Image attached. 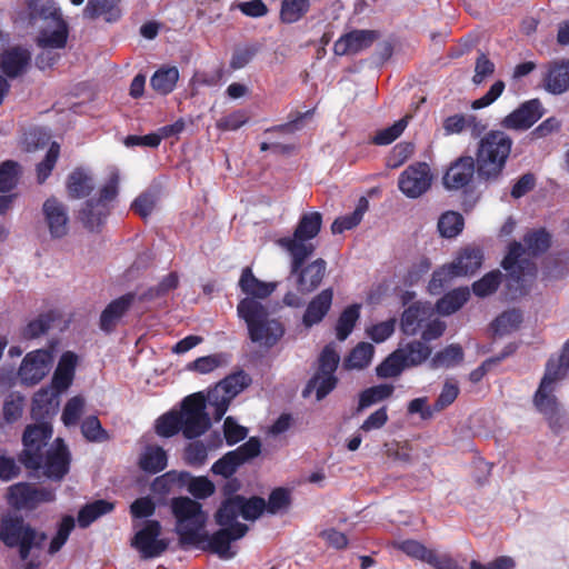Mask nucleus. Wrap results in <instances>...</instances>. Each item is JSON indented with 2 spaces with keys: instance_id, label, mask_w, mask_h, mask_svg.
Masks as SVG:
<instances>
[{
  "instance_id": "nucleus-34",
  "label": "nucleus",
  "mask_w": 569,
  "mask_h": 569,
  "mask_svg": "<svg viewBox=\"0 0 569 569\" xmlns=\"http://www.w3.org/2000/svg\"><path fill=\"white\" fill-rule=\"evenodd\" d=\"M429 316L428 309L420 302H415L405 309L401 316V330L405 335L413 336L422 327Z\"/></svg>"
},
{
  "instance_id": "nucleus-64",
  "label": "nucleus",
  "mask_w": 569,
  "mask_h": 569,
  "mask_svg": "<svg viewBox=\"0 0 569 569\" xmlns=\"http://www.w3.org/2000/svg\"><path fill=\"white\" fill-rule=\"evenodd\" d=\"M415 152V144L409 141L397 143L387 158V166L391 169L402 166Z\"/></svg>"
},
{
  "instance_id": "nucleus-22",
  "label": "nucleus",
  "mask_w": 569,
  "mask_h": 569,
  "mask_svg": "<svg viewBox=\"0 0 569 569\" xmlns=\"http://www.w3.org/2000/svg\"><path fill=\"white\" fill-rule=\"evenodd\" d=\"M477 174V163L471 156L457 158L447 169L442 183L448 190H462L469 187Z\"/></svg>"
},
{
  "instance_id": "nucleus-59",
  "label": "nucleus",
  "mask_w": 569,
  "mask_h": 569,
  "mask_svg": "<svg viewBox=\"0 0 569 569\" xmlns=\"http://www.w3.org/2000/svg\"><path fill=\"white\" fill-rule=\"evenodd\" d=\"M228 362V355L213 353L204 357L197 358L188 365V369L199 373H210L217 368Z\"/></svg>"
},
{
  "instance_id": "nucleus-2",
  "label": "nucleus",
  "mask_w": 569,
  "mask_h": 569,
  "mask_svg": "<svg viewBox=\"0 0 569 569\" xmlns=\"http://www.w3.org/2000/svg\"><path fill=\"white\" fill-rule=\"evenodd\" d=\"M27 12L19 13L16 21L26 28L34 27L39 20L44 22L36 38L41 49H63L69 37L68 23L62 18L60 9L52 0H26Z\"/></svg>"
},
{
  "instance_id": "nucleus-42",
  "label": "nucleus",
  "mask_w": 569,
  "mask_h": 569,
  "mask_svg": "<svg viewBox=\"0 0 569 569\" xmlns=\"http://www.w3.org/2000/svg\"><path fill=\"white\" fill-rule=\"evenodd\" d=\"M463 360V350L460 345L452 343L436 352L430 360L431 369L452 368Z\"/></svg>"
},
{
  "instance_id": "nucleus-13",
  "label": "nucleus",
  "mask_w": 569,
  "mask_h": 569,
  "mask_svg": "<svg viewBox=\"0 0 569 569\" xmlns=\"http://www.w3.org/2000/svg\"><path fill=\"white\" fill-rule=\"evenodd\" d=\"M290 276L296 277V287L299 293L309 295L318 289L327 272V262L322 258H318L312 262L306 264L309 257H303L301 261L296 264L297 256L290 253Z\"/></svg>"
},
{
  "instance_id": "nucleus-47",
  "label": "nucleus",
  "mask_w": 569,
  "mask_h": 569,
  "mask_svg": "<svg viewBox=\"0 0 569 569\" xmlns=\"http://www.w3.org/2000/svg\"><path fill=\"white\" fill-rule=\"evenodd\" d=\"M402 350L405 362L409 367H417L431 356V348L423 340H413L399 348Z\"/></svg>"
},
{
  "instance_id": "nucleus-36",
  "label": "nucleus",
  "mask_w": 569,
  "mask_h": 569,
  "mask_svg": "<svg viewBox=\"0 0 569 569\" xmlns=\"http://www.w3.org/2000/svg\"><path fill=\"white\" fill-rule=\"evenodd\" d=\"M179 80V70L177 67H161L150 79L151 88L161 96L171 93Z\"/></svg>"
},
{
  "instance_id": "nucleus-14",
  "label": "nucleus",
  "mask_w": 569,
  "mask_h": 569,
  "mask_svg": "<svg viewBox=\"0 0 569 569\" xmlns=\"http://www.w3.org/2000/svg\"><path fill=\"white\" fill-rule=\"evenodd\" d=\"M248 529V526L241 522L222 527L211 536L207 533V538L198 547L218 555L221 559H231L236 556V551L231 549V542L244 537Z\"/></svg>"
},
{
  "instance_id": "nucleus-6",
  "label": "nucleus",
  "mask_w": 569,
  "mask_h": 569,
  "mask_svg": "<svg viewBox=\"0 0 569 569\" xmlns=\"http://www.w3.org/2000/svg\"><path fill=\"white\" fill-rule=\"evenodd\" d=\"M46 539V532L38 531L21 516L4 515L0 518V541L7 548H18L22 561L30 557L32 549L42 548Z\"/></svg>"
},
{
  "instance_id": "nucleus-41",
  "label": "nucleus",
  "mask_w": 569,
  "mask_h": 569,
  "mask_svg": "<svg viewBox=\"0 0 569 569\" xmlns=\"http://www.w3.org/2000/svg\"><path fill=\"white\" fill-rule=\"evenodd\" d=\"M360 303H352L342 310L336 323V337L339 341H345L350 336L360 318Z\"/></svg>"
},
{
  "instance_id": "nucleus-38",
  "label": "nucleus",
  "mask_w": 569,
  "mask_h": 569,
  "mask_svg": "<svg viewBox=\"0 0 569 569\" xmlns=\"http://www.w3.org/2000/svg\"><path fill=\"white\" fill-rule=\"evenodd\" d=\"M67 190L72 199L84 198L93 190L92 178L83 169L77 168L68 176Z\"/></svg>"
},
{
  "instance_id": "nucleus-55",
  "label": "nucleus",
  "mask_w": 569,
  "mask_h": 569,
  "mask_svg": "<svg viewBox=\"0 0 569 569\" xmlns=\"http://www.w3.org/2000/svg\"><path fill=\"white\" fill-rule=\"evenodd\" d=\"M338 383V378L335 375L315 373L308 381L305 393L316 389L317 400L325 399Z\"/></svg>"
},
{
  "instance_id": "nucleus-58",
  "label": "nucleus",
  "mask_w": 569,
  "mask_h": 569,
  "mask_svg": "<svg viewBox=\"0 0 569 569\" xmlns=\"http://www.w3.org/2000/svg\"><path fill=\"white\" fill-rule=\"evenodd\" d=\"M182 432L181 419L178 411H169L157 419L156 432L160 437L170 438Z\"/></svg>"
},
{
  "instance_id": "nucleus-10",
  "label": "nucleus",
  "mask_w": 569,
  "mask_h": 569,
  "mask_svg": "<svg viewBox=\"0 0 569 569\" xmlns=\"http://www.w3.org/2000/svg\"><path fill=\"white\" fill-rule=\"evenodd\" d=\"M50 421H38L26 428L22 436L23 449L18 455L19 462L28 470H36L40 466L41 452L52 437Z\"/></svg>"
},
{
  "instance_id": "nucleus-44",
  "label": "nucleus",
  "mask_w": 569,
  "mask_h": 569,
  "mask_svg": "<svg viewBox=\"0 0 569 569\" xmlns=\"http://www.w3.org/2000/svg\"><path fill=\"white\" fill-rule=\"evenodd\" d=\"M569 371V340H567L561 349L559 355H552L547 363L545 375L553 379L560 380L563 379Z\"/></svg>"
},
{
  "instance_id": "nucleus-35",
  "label": "nucleus",
  "mask_w": 569,
  "mask_h": 569,
  "mask_svg": "<svg viewBox=\"0 0 569 569\" xmlns=\"http://www.w3.org/2000/svg\"><path fill=\"white\" fill-rule=\"evenodd\" d=\"M470 298L468 287H459L442 296L436 303V309L441 316H450L458 311Z\"/></svg>"
},
{
  "instance_id": "nucleus-26",
  "label": "nucleus",
  "mask_w": 569,
  "mask_h": 569,
  "mask_svg": "<svg viewBox=\"0 0 569 569\" xmlns=\"http://www.w3.org/2000/svg\"><path fill=\"white\" fill-rule=\"evenodd\" d=\"M333 300V289L326 288L316 295L307 305L302 316V325L311 328L320 323L331 309Z\"/></svg>"
},
{
  "instance_id": "nucleus-30",
  "label": "nucleus",
  "mask_w": 569,
  "mask_h": 569,
  "mask_svg": "<svg viewBox=\"0 0 569 569\" xmlns=\"http://www.w3.org/2000/svg\"><path fill=\"white\" fill-rule=\"evenodd\" d=\"M31 61L30 52L21 47H14L1 54L0 68L9 78H16L26 72Z\"/></svg>"
},
{
  "instance_id": "nucleus-9",
  "label": "nucleus",
  "mask_w": 569,
  "mask_h": 569,
  "mask_svg": "<svg viewBox=\"0 0 569 569\" xmlns=\"http://www.w3.org/2000/svg\"><path fill=\"white\" fill-rule=\"evenodd\" d=\"M206 409L207 399L203 392H194L182 400L179 416L184 438L196 439L209 430L211 420Z\"/></svg>"
},
{
  "instance_id": "nucleus-39",
  "label": "nucleus",
  "mask_w": 569,
  "mask_h": 569,
  "mask_svg": "<svg viewBox=\"0 0 569 569\" xmlns=\"http://www.w3.org/2000/svg\"><path fill=\"white\" fill-rule=\"evenodd\" d=\"M113 509L114 503L104 499L89 502L79 510L78 523L81 528H87L98 518L111 512Z\"/></svg>"
},
{
  "instance_id": "nucleus-56",
  "label": "nucleus",
  "mask_w": 569,
  "mask_h": 569,
  "mask_svg": "<svg viewBox=\"0 0 569 569\" xmlns=\"http://www.w3.org/2000/svg\"><path fill=\"white\" fill-rule=\"evenodd\" d=\"M409 116H406L392 126L378 130L371 139V143L376 146H388L396 141L408 126Z\"/></svg>"
},
{
  "instance_id": "nucleus-20",
  "label": "nucleus",
  "mask_w": 569,
  "mask_h": 569,
  "mask_svg": "<svg viewBox=\"0 0 569 569\" xmlns=\"http://www.w3.org/2000/svg\"><path fill=\"white\" fill-rule=\"evenodd\" d=\"M395 547L407 556L421 560L435 569H462L450 555L438 553L417 540L407 539L398 541L395 542Z\"/></svg>"
},
{
  "instance_id": "nucleus-40",
  "label": "nucleus",
  "mask_w": 569,
  "mask_h": 569,
  "mask_svg": "<svg viewBox=\"0 0 569 569\" xmlns=\"http://www.w3.org/2000/svg\"><path fill=\"white\" fill-rule=\"evenodd\" d=\"M369 202L365 197H361L358 201L356 209L346 216L338 217L331 224V231L333 234L342 233L347 230H351L357 227L362 218L365 212L368 210Z\"/></svg>"
},
{
  "instance_id": "nucleus-46",
  "label": "nucleus",
  "mask_w": 569,
  "mask_h": 569,
  "mask_svg": "<svg viewBox=\"0 0 569 569\" xmlns=\"http://www.w3.org/2000/svg\"><path fill=\"white\" fill-rule=\"evenodd\" d=\"M373 353L371 343L359 342L345 359L343 366L346 369H365L370 365Z\"/></svg>"
},
{
  "instance_id": "nucleus-49",
  "label": "nucleus",
  "mask_w": 569,
  "mask_h": 569,
  "mask_svg": "<svg viewBox=\"0 0 569 569\" xmlns=\"http://www.w3.org/2000/svg\"><path fill=\"white\" fill-rule=\"evenodd\" d=\"M22 174V168L14 160H6L0 163V192L6 193L13 190Z\"/></svg>"
},
{
  "instance_id": "nucleus-50",
  "label": "nucleus",
  "mask_w": 569,
  "mask_h": 569,
  "mask_svg": "<svg viewBox=\"0 0 569 569\" xmlns=\"http://www.w3.org/2000/svg\"><path fill=\"white\" fill-rule=\"evenodd\" d=\"M408 368L402 357V350H395L377 368L376 373L379 378H395Z\"/></svg>"
},
{
  "instance_id": "nucleus-27",
  "label": "nucleus",
  "mask_w": 569,
  "mask_h": 569,
  "mask_svg": "<svg viewBox=\"0 0 569 569\" xmlns=\"http://www.w3.org/2000/svg\"><path fill=\"white\" fill-rule=\"evenodd\" d=\"M111 212L109 204H101L94 199H88L79 210L78 219L90 232H100Z\"/></svg>"
},
{
  "instance_id": "nucleus-51",
  "label": "nucleus",
  "mask_w": 569,
  "mask_h": 569,
  "mask_svg": "<svg viewBox=\"0 0 569 569\" xmlns=\"http://www.w3.org/2000/svg\"><path fill=\"white\" fill-rule=\"evenodd\" d=\"M522 319V312L520 310L510 309L498 316L493 320L491 327L495 333L503 336L517 330L520 327Z\"/></svg>"
},
{
  "instance_id": "nucleus-19",
  "label": "nucleus",
  "mask_w": 569,
  "mask_h": 569,
  "mask_svg": "<svg viewBox=\"0 0 569 569\" xmlns=\"http://www.w3.org/2000/svg\"><path fill=\"white\" fill-rule=\"evenodd\" d=\"M53 358L49 350L38 349L28 352L18 370L21 382L26 386L39 383L50 371Z\"/></svg>"
},
{
  "instance_id": "nucleus-33",
  "label": "nucleus",
  "mask_w": 569,
  "mask_h": 569,
  "mask_svg": "<svg viewBox=\"0 0 569 569\" xmlns=\"http://www.w3.org/2000/svg\"><path fill=\"white\" fill-rule=\"evenodd\" d=\"M168 463V456L160 446L149 445L141 452L138 461L139 468L147 473H158L162 471Z\"/></svg>"
},
{
  "instance_id": "nucleus-28",
  "label": "nucleus",
  "mask_w": 569,
  "mask_h": 569,
  "mask_svg": "<svg viewBox=\"0 0 569 569\" xmlns=\"http://www.w3.org/2000/svg\"><path fill=\"white\" fill-rule=\"evenodd\" d=\"M58 407V393L48 388H41L32 398L31 417L36 421H49L57 413Z\"/></svg>"
},
{
  "instance_id": "nucleus-23",
  "label": "nucleus",
  "mask_w": 569,
  "mask_h": 569,
  "mask_svg": "<svg viewBox=\"0 0 569 569\" xmlns=\"http://www.w3.org/2000/svg\"><path fill=\"white\" fill-rule=\"evenodd\" d=\"M42 214L51 239H62L69 233L68 208L56 197H50L43 202Z\"/></svg>"
},
{
  "instance_id": "nucleus-53",
  "label": "nucleus",
  "mask_w": 569,
  "mask_h": 569,
  "mask_svg": "<svg viewBox=\"0 0 569 569\" xmlns=\"http://www.w3.org/2000/svg\"><path fill=\"white\" fill-rule=\"evenodd\" d=\"M60 156V144L56 141L50 143V147L43 158L36 167L37 182L42 184L51 176L57 161Z\"/></svg>"
},
{
  "instance_id": "nucleus-8",
  "label": "nucleus",
  "mask_w": 569,
  "mask_h": 569,
  "mask_svg": "<svg viewBox=\"0 0 569 569\" xmlns=\"http://www.w3.org/2000/svg\"><path fill=\"white\" fill-rule=\"evenodd\" d=\"M322 226V214L318 211L303 213L293 231L292 237L280 238L278 243L284 248L289 253L297 256L296 264H298L303 257H310L315 252V246L307 243L318 236Z\"/></svg>"
},
{
  "instance_id": "nucleus-12",
  "label": "nucleus",
  "mask_w": 569,
  "mask_h": 569,
  "mask_svg": "<svg viewBox=\"0 0 569 569\" xmlns=\"http://www.w3.org/2000/svg\"><path fill=\"white\" fill-rule=\"evenodd\" d=\"M40 466L34 471L54 482H61L70 471L71 453L63 439L57 438L46 453L41 452Z\"/></svg>"
},
{
  "instance_id": "nucleus-63",
  "label": "nucleus",
  "mask_w": 569,
  "mask_h": 569,
  "mask_svg": "<svg viewBox=\"0 0 569 569\" xmlns=\"http://www.w3.org/2000/svg\"><path fill=\"white\" fill-rule=\"evenodd\" d=\"M208 458V450L200 440L189 442L183 452V459L187 465L192 467H201Z\"/></svg>"
},
{
  "instance_id": "nucleus-62",
  "label": "nucleus",
  "mask_w": 569,
  "mask_h": 569,
  "mask_svg": "<svg viewBox=\"0 0 569 569\" xmlns=\"http://www.w3.org/2000/svg\"><path fill=\"white\" fill-rule=\"evenodd\" d=\"M74 528V519L72 516H64L59 526L56 535L50 541L48 552L50 555L57 553L67 542L71 531Z\"/></svg>"
},
{
  "instance_id": "nucleus-37",
  "label": "nucleus",
  "mask_w": 569,
  "mask_h": 569,
  "mask_svg": "<svg viewBox=\"0 0 569 569\" xmlns=\"http://www.w3.org/2000/svg\"><path fill=\"white\" fill-rule=\"evenodd\" d=\"M120 0H89L83 9V16L89 19H97L101 16L106 21L112 22L119 19L120 10L118 3Z\"/></svg>"
},
{
  "instance_id": "nucleus-52",
  "label": "nucleus",
  "mask_w": 569,
  "mask_h": 569,
  "mask_svg": "<svg viewBox=\"0 0 569 569\" xmlns=\"http://www.w3.org/2000/svg\"><path fill=\"white\" fill-rule=\"evenodd\" d=\"M465 219L462 214L456 211L442 213L438 220V230L443 238H455L463 229Z\"/></svg>"
},
{
  "instance_id": "nucleus-48",
  "label": "nucleus",
  "mask_w": 569,
  "mask_h": 569,
  "mask_svg": "<svg viewBox=\"0 0 569 569\" xmlns=\"http://www.w3.org/2000/svg\"><path fill=\"white\" fill-rule=\"evenodd\" d=\"M395 391V387L392 385L381 383L378 386H373L365 389L359 395V402L357 411H362L363 409L383 401L392 396Z\"/></svg>"
},
{
  "instance_id": "nucleus-7",
  "label": "nucleus",
  "mask_w": 569,
  "mask_h": 569,
  "mask_svg": "<svg viewBox=\"0 0 569 569\" xmlns=\"http://www.w3.org/2000/svg\"><path fill=\"white\" fill-rule=\"evenodd\" d=\"M483 254L478 248H465L449 264L435 270L428 289L432 295H440L457 277L473 274L482 264Z\"/></svg>"
},
{
  "instance_id": "nucleus-1",
  "label": "nucleus",
  "mask_w": 569,
  "mask_h": 569,
  "mask_svg": "<svg viewBox=\"0 0 569 569\" xmlns=\"http://www.w3.org/2000/svg\"><path fill=\"white\" fill-rule=\"evenodd\" d=\"M551 234L545 229H533L523 236V243L512 241L508 252L501 262V267L508 272L509 279L515 281L520 293H526L523 283L532 280L537 273V266L530 259L536 258L549 250L551 247Z\"/></svg>"
},
{
  "instance_id": "nucleus-16",
  "label": "nucleus",
  "mask_w": 569,
  "mask_h": 569,
  "mask_svg": "<svg viewBox=\"0 0 569 569\" xmlns=\"http://www.w3.org/2000/svg\"><path fill=\"white\" fill-rule=\"evenodd\" d=\"M558 381L551 377L543 375L539 388L533 396V403L539 412H541L548 421L550 429L555 433H559L563 427V416L560 412L558 400L553 395L552 385Z\"/></svg>"
},
{
  "instance_id": "nucleus-29",
  "label": "nucleus",
  "mask_w": 569,
  "mask_h": 569,
  "mask_svg": "<svg viewBox=\"0 0 569 569\" xmlns=\"http://www.w3.org/2000/svg\"><path fill=\"white\" fill-rule=\"evenodd\" d=\"M239 288L247 296L258 301V299H267L277 288L276 282H264L258 279L250 267L242 269Z\"/></svg>"
},
{
  "instance_id": "nucleus-11",
  "label": "nucleus",
  "mask_w": 569,
  "mask_h": 569,
  "mask_svg": "<svg viewBox=\"0 0 569 569\" xmlns=\"http://www.w3.org/2000/svg\"><path fill=\"white\" fill-rule=\"evenodd\" d=\"M7 502L17 510L33 511L42 503L56 500V489L51 487H38L31 482H17L7 490Z\"/></svg>"
},
{
  "instance_id": "nucleus-15",
  "label": "nucleus",
  "mask_w": 569,
  "mask_h": 569,
  "mask_svg": "<svg viewBox=\"0 0 569 569\" xmlns=\"http://www.w3.org/2000/svg\"><path fill=\"white\" fill-rule=\"evenodd\" d=\"M179 482L187 485L188 491L196 499H206L213 495L214 485L207 477H193L188 471H168L164 475L156 478L153 487L160 490H169L170 485Z\"/></svg>"
},
{
  "instance_id": "nucleus-45",
  "label": "nucleus",
  "mask_w": 569,
  "mask_h": 569,
  "mask_svg": "<svg viewBox=\"0 0 569 569\" xmlns=\"http://www.w3.org/2000/svg\"><path fill=\"white\" fill-rule=\"evenodd\" d=\"M310 7V0H282L280 20L287 24L296 23L309 12Z\"/></svg>"
},
{
  "instance_id": "nucleus-5",
  "label": "nucleus",
  "mask_w": 569,
  "mask_h": 569,
  "mask_svg": "<svg viewBox=\"0 0 569 569\" xmlns=\"http://www.w3.org/2000/svg\"><path fill=\"white\" fill-rule=\"evenodd\" d=\"M171 509L177 519L180 547L186 549L190 546H199L207 538V532L203 531L207 513L202 510V506L189 497H178L172 499Z\"/></svg>"
},
{
  "instance_id": "nucleus-54",
  "label": "nucleus",
  "mask_w": 569,
  "mask_h": 569,
  "mask_svg": "<svg viewBox=\"0 0 569 569\" xmlns=\"http://www.w3.org/2000/svg\"><path fill=\"white\" fill-rule=\"evenodd\" d=\"M206 399L207 403H209L214 409V420L219 421L227 412L230 402L232 401L233 398H231L226 391H223V388L217 383L212 389L208 391V396L206 397Z\"/></svg>"
},
{
  "instance_id": "nucleus-61",
  "label": "nucleus",
  "mask_w": 569,
  "mask_h": 569,
  "mask_svg": "<svg viewBox=\"0 0 569 569\" xmlns=\"http://www.w3.org/2000/svg\"><path fill=\"white\" fill-rule=\"evenodd\" d=\"M251 382V379L248 373L243 370L231 373L222 379L218 385L223 388L231 398L238 396L244 388H247Z\"/></svg>"
},
{
  "instance_id": "nucleus-60",
  "label": "nucleus",
  "mask_w": 569,
  "mask_h": 569,
  "mask_svg": "<svg viewBox=\"0 0 569 569\" xmlns=\"http://www.w3.org/2000/svg\"><path fill=\"white\" fill-rule=\"evenodd\" d=\"M81 432L90 442H102L109 440V435L103 429L97 416H89L81 423Z\"/></svg>"
},
{
  "instance_id": "nucleus-4",
  "label": "nucleus",
  "mask_w": 569,
  "mask_h": 569,
  "mask_svg": "<svg viewBox=\"0 0 569 569\" xmlns=\"http://www.w3.org/2000/svg\"><path fill=\"white\" fill-rule=\"evenodd\" d=\"M237 313L248 328L249 339L260 346L271 348L282 338L283 325L269 317V311L260 301L242 298L237 306Z\"/></svg>"
},
{
  "instance_id": "nucleus-57",
  "label": "nucleus",
  "mask_w": 569,
  "mask_h": 569,
  "mask_svg": "<svg viewBox=\"0 0 569 569\" xmlns=\"http://www.w3.org/2000/svg\"><path fill=\"white\" fill-rule=\"evenodd\" d=\"M501 280L502 273L499 270H492L472 283V292L479 298L488 297L498 290Z\"/></svg>"
},
{
  "instance_id": "nucleus-18",
  "label": "nucleus",
  "mask_w": 569,
  "mask_h": 569,
  "mask_svg": "<svg viewBox=\"0 0 569 569\" xmlns=\"http://www.w3.org/2000/svg\"><path fill=\"white\" fill-rule=\"evenodd\" d=\"M160 533L161 525L158 520H146L143 527L132 538L131 546L143 559L159 557L168 548V542L159 539Z\"/></svg>"
},
{
  "instance_id": "nucleus-17",
  "label": "nucleus",
  "mask_w": 569,
  "mask_h": 569,
  "mask_svg": "<svg viewBox=\"0 0 569 569\" xmlns=\"http://www.w3.org/2000/svg\"><path fill=\"white\" fill-rule=\"evenodd\" d=\"M431 181L432 174L428 163L416 162L400 173L398 188L406 197L416 199L430 189Z\"/></svg>"
},
{
  "instance_id": "nucleus-24",
  "label": "nucleus",
  "mask_w": 569,
  "mask_h": 569,
  "mask_svg": "<svg viewBox=\"0 0 569 569\" xmlns=\"http://www.w3.org/2000/svg\"><path fill=\"white\" fill-rule=\"evenodd\" d=\"M380 38L376 30H352L341 36L333 44L337 56L356 54L368 49Z\"/></svg>"
},
{
  "instance_id": "nucleus-3",
  "label": "nucleus",
  "mask_w": 569,
  "mask_h": 569,
  "mask_svg": "<svg viewBox=\"0 0 569 569\" xmlns=\"http://www.w3.org/2000/svg\"><path fill=\"white\" fill-rule=\"evenodd\" d=\"M513 140L503 130L487 131L477 143L473 159L477 163V178L483 183L498 182L506 170L512 151Z\"/></svg>"
},
{
  "instance_id": "nucleus-32",
  "label": "nucleus",
  "mask_w": 569,
  "mask_h": 569,
  "mask_svg": "<svg viewBox=\"0 0 569 569\" xmlns=\"http://www.w3.org/2000/svg\"><path fill=\"white\" fill-rule=\"evenodd\" d=\"M545 88L552 94H561L569 90V60L553 62L549 67Z\"/></svg>"
},
{
  "instance_id": "nucleus-25",
  "label": "nucleus",
  "mask_w": 569,
  "mask_h": 569,
  "mask_svg": "<svg viewBox=\"0 0 569 569\" xmlns=\"http://www.w3.org/2000/svg\"><path fill=\"white\" fill-rule=\"evenodd\" d=\"M134 299L136 293L128 292L112 300L100 315V329L106 333H111L116 329L121 318L130 309Z\"/></svg>"
},
{
  "instance_id": "nucleus-21",
  "label": "nucleus",
  "mask_w": 569,
  "mask_h": 569,
  "mask_svg": "<svg viewBox=\"0 0 569 569\" xmlns=\"http://www.w3.org/2000/svg\"><path fill=\"white\" fill-rule=\"evenodd\" d=\"M545 114V109L539 99H530L521 103L517 109L507 114L501 121V128L513 131L530 129Z\"/></svg>"
},
{
  "instance_id": "nucleus-31",
  "label": "nucleus",
  "mask_w": 569,
  "mask_h": 569,
  "mask_svg": "<svg viewBox=\"0 0 569 569\" xmlns=\"http://www.w3.org/2000/svg\"><path fill=\"white\" fill-rule=\"evenodd\" d=\"M60 318V312L54 309L42 312L20 329V338L23 340H32L43 336Z\"/></svg>"
},
{
  "instance_id": "nucleus-43",
  "label": "nucleus",
  "mask_w": 569,
  "mask_h": 569,
  "mask_svg": "<svg viewBox=\"0 0 569 569\" xmlns=\"http://www.w3.org/2000/svg\"><path fill=\"white\" fill-rule=\"evenodd\" d=\"M240 496L223 499L214 513L216 523L220 527L236 525L237 518L241 516Z\"/></svg>"
}]
</instances>
